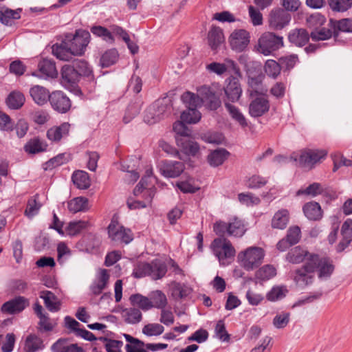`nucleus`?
<instances>
[{
	"instance_id": "58836bf2",
	"label": "nucleus",
	"mask_w": 352,
	"mask_h": 352,
	"mask_svg": "<svg viewBox=\"0 0 352 352\" xmlns=\"http://www.w3.org/2000/svg\"><path fill=\"white\" fill-rule=\"evenodd\" d=\"M21 12V8L12 10L6 7H2L0 10V22L6 25H11L12 19H20Z\"/></svg>"
},
{
	"instance_id": "ddd939ff",
	"label": "nucleus",
	"mask_w": 352,
	"mask_h": 352,
	"mask_svg": "<svg viewBox=\"0 0 352 352\" xmlns=\"http://www.w3.org/2000/svg\"><path fill=\"white\" fill-rule=\"evenodd\" d=\"M341 239L336 245L335 250L340 253L352 245V219H346L340 229Z\"/></svg>"
},
{
	"instance_id": "c03bdc74",
	"label": "nucleus",
	"mask_w": 352,
	"mask_h": 352,
	"mask_svg": "<svg viewBox=\"0 0 352 352\" xmlns=\"http://www.w3.org/2000/svg\"><path fill=\"white\" fill-rule=\"evenodd\" d=\"M38 69L41 74L47 77L56 78L58 76V71L54 61L49 59H43L38 63Z\"/></svg>"
},
{
	"instance_id": "7c9ffc66",
	"label": "nucleus",
	"mask_w": 352,
	"mask_h": 352,
	"mask_svg": "<svg viewBox=\"0 0 352 352\" xmlns=\"http://www.w3.org/2000/svg\"><path fill=\"white\" fill-rule=\"evenodd\" d=\"M305 216L311 221H319L322 217V210L320 204L315 201L306 203L302 207Z\"/></svg>"
},
{
	"instance_id": "3c124183",
	"label": "nucleus",
	"mask_w": 352,
	"mask_h": 352,
	"mask_svg": "<svg viewBox=\"0 0 352 352\" xmlns=\"http://www.w3.org/2000/svg\"><path fill=\"white\" fill-rule=\"evenodd\" d=\"M89 223L85 221H74L68 223L65 228L67 234L69 236H75L81 232L82 230L87 228Z\"/></svg>"
},
{
	"instance_id": "bb28decb",
	"label": "nucleus",
	"mask_w": 352,
	"mask_h": 352,
	"mask_svg": "<svg viewBox=\"0 0 352 352\" xmlns=\"http://www.w3.org/2000/svg\"><path fill=\"white\" fill-rule=\"evenodd\" d=\"M52 352H85V350L77 344L69 342L66 339H58L51 346Z\"/></svg>"
},
{
	"instance_id": "6ab92c4d",
	"label": "nucleus",
	"mask_w": 352,
	"mask_h": 352,
	"mask_svg": "<svg viewBox=\"0 0 352 352\" xmlns=\"http://www.w3.org/2000/svg\"><path fill=\"white\" fill-rule=\"evenodd\" d=\"M61 83L68 89L75 88V85L79 80V75L74 66L64 65L61 70Z\"/></svg>"
},
{
	"instance_id": "f03ea898",
	"label": "nucleus",
	"mask_w": 352,
	"mask_h": 352,
	"mask_svg": "<svg viewBox=\"0 0 352 352\" xmlns=\"http://www.w3.org/2000/svg\"><path fill=\"white\" fill-rule=\"evenodd\" d=\"M182 100L187 109L181 115V120L187 124H196L201 118V113L197 108L201 107L202 100L200 97L194 93L186 91L182 96Z\"/></svg>"
},
{
	"instance_id": "49530a36",
	"label": "nucleus",
	"mask_w": 352,
	"mask_h": 352,
	"mask_svg": "<svg viewBox=\"0 0 352 352\" xmlns=\"http://www.w3.org/2000/svg\"><path fill=\"white\" fill-rule=\"evenodd\" d=\"M72 181L74 185L80 189H87L91 184L87 173L82 170H78L74 173Z\"/></svg>"
},
{
	"instance_id": "9b49d317",
	"label": "nucleus",
	"mask_w": 352,
	"mask_h": 352,
	"mask_svg": "<svg viewBox=\"0 0 352 352\" xmlns=\"http://www.w3.org/2000/svg\"><path fill=\"white\" fill-rule=\"evenodd\" d=\"M250 34L243 29L235 30L230 35L228 41L231 49L237 52L245 50L250 43Z\"/></svg>"
},
{
	"instance_id": "4c0bfd02",
	"label": "nucleus",
	"mask_w": 352,
	"mask_h": 352,
	"mask_svg": "<svg viewBox=\"0 0 352 352\" xmlns=\"http://www.w3.org/2000/svg\"><path fill=\"white\" fill-rule=\"evenodd\" d=\"M122 318L124 321L130 324H135L142 320V315L138 308H126L122 311Z\"/></svg>"
},
{
	"instance_id": "bf43d9fd",
	"label": "nucleus",
	"mask_w": 352,
	"mask_h": 352,
	"mask_svg": "<svg viewBox=\"0 0 352 352\" xmlns=\"http://www.w3.org/2000/svg\"><path fill=\"white\" fill-rule=\"evenodd\" d=\"M164 331V327L159 323H149L142 328V333L147 336H157Z\"/></svg>"
},
{
	"instance_id": "f257e3e1",
	"label": "nucleus",
	"mask_w": 352,
	"mask_h": 352,
	"mask_svg": "<svg viewBox=\"0 0 352 352\" xmlns=\"http://www.w3.org/2000/svg\"><path fill=\"white\" fill-rule=\"evenodd\" d=\"M263 76L249 75L248 84L251 97L255 98L250 104L249 112L251 116L256 118L264 113Z\"/></svg>"
},
{
	"instance_id": "423d86ee",
	"label": "nucleus",
	"mask_w": 352,
	"mask_h": 352,
	"mask_svg": "<svg viewBox=\"0 0 352 352\" xmlns=\"http://www.w3.org/2000/svg\"><path fill=\"white\" fill-rule=\"evenodd\" d=\"M166 267L159 260H155L151 263H139L134 269L133 275L136 278L149 276L154 280L162 278L166 273Z\"/></svg>"
},
{
	"instance_id": "13d9d810",
	"label": "nucleus",
	"mask_w": 352,
	"mask_h": 352,
	"mask_svg": "<svg viewBox=\"0 0 352 352\" xmlns=\"http://www.w3.org/2000/svg\"><path fill=\"white\" fill-rule=\"evenodd\" d=\"M118 54L116 50L111 49L105 52L100 59L102 67H108L114 64L118 60Z\"/></svg>"
},
{
	"instance_id": "680f3d73",
	"label": "nucleus",
	"mask_w": 352,
	"mask_h": 352,
	"mask_svg": "<svg viewBox=\"0 0 352 352\" xmlns=\"http://www.w3.org/2000/svg\"><path fill=\"white\" fill-rule=\"evenodd\" d=\"M186 122L181 121L175 122L173 124V131L175 133L176 138H188L190 136L191 131L185 125Z\"/></svg>"
},
{
	"instance_id": "a19ab883",
	"label": "nucleus",
	"mask_w": 352,
	"mask_h": 352,
	"mask_svg": "<svg viewBox=\"0 0 352 352\" xmlns=\"http://www.w3.org/2000/svg\"><path fill=\"white\" fill-rule=\"evenodd\" d=\"M289 221V212L282 209L276 212L272 220V226L274 228L283 230L286 228Z\"/></svg>"
},
{
	"instance_id": "a878e982",
	"label": "nucleus",
	"mask_w": 352,
	"mask_h": 352,
	"mask_svg": "<svg viewBox=\"0 0 352 352\" xmlns=\"http://www.w3.org/2000/svg\"><path fill=\"white\" fill-rule=\"evenodd\" d=\"M53 54L61 60L68 61L72 58L74 55V51L69 45V43L65 41L60 44L54 45L52 47Z\"/></svg>"
},
{
	"instance_id": "2f4dec72",
	"label": "nucleus",
	"mask_w": 352,
	"mask_h": 352,
	"mask_svg": "<svg viewBox=\"0 0 352 352\" xmlns=\"http://www.w3.org/2000/svg\"><path fill=\"white\" fill-rule=\"evenodd\" d=\"M40 298L43 300L45 305L49 311L56 312L60 310L61 302L52 292L47 290L41 291L40 292Z\"/></svg>"
},
{
	"instance_id": "39448f33",
	"label": "nucleus",
	"mask_w": 352,
	"mask_h": 352,
	"mask_svg": "<svg viewBox=\"0 0 352 352\" xmlns=\"http://www.w3.org/2000/svg\"><path fill=\"white\" fill-rule=\"evenodd\" d=\"M238 259L243 267L248 270H254L259 267L263 262L264 251L261 248L250 247L238 255Z\"/></svg>"
},
{
	"instance_id": "1a4fd4ad",
	"label": "nucleus",
	"mask_w": 352,
	"mask_h": 352,
	"mask_svg": "<svg viewBox=\"0 0 352 352\" xmlns=\"http://www.w3.org/2000/svg\"><path fill=\"white\" fill-rule=\"evenodd\" d=\"M314 279L315 274L309 261L307 263H305L300 268L296 270L293 274V280L296 286L302 289L311 285Z\"/></svg>"
},
{
	"instance_id": "603ef678",
	"label": "nucleus",
	"mask_w": 352,
	"mask_h": 352,
	"mask_svg": "<svg viewBox=\"0 0 352 352\" xmlns=\"http://www.w3.org/2000/svg\"><path fill=\"white\" fill-rule=\"evenodd\" d=\"M38 195H35L29 199L25 210V215L28 218H32L38 213L41 204L38 201Z\"/></svg>"
},
{
	"instance_id": "5fc2aeb1",
	"label": "nucleus",
	"mask_w": 352,
	"mask_h": 352,
	"mask_svg": "<svg viewBox=\"0 0 352 352\" xmlns=\"http://www.w3.org/2000/svg\"><path fill=\"white\" fill-rule=\"evenodd\" d=\"M287 293L288 289L287 287L283 285L274 286L267 293V298L270 301H276L285 298Z\"/></svg>"
},
{
	"instance_id": "774afa93",
	"label": "nucleus",
	"mask_w": 352,
	"mask_h": 352,
	"mask_svg": "<svg viewBox=\"0 0 352 352\" xmlns=\"http://www.w3.org/2000/svg\"><path fill=\"white\" fill-rule=\"evenodd\" d=\"M332 32L329 29L321 28L316 29L311 32L310 37L313 41H324L331 38Z\"/></svg>"
},
{
	"instance_id": "a18cd8bd",
	"label": "nucleus",
	"mask_w": 352,
	"mask_h": 352,
	"mask_svg": "<svg viewBox=\"0 0 352 352\" xmlns=\"http://www.w3.org/2000/svg\"><path fill=\"white\" fill-rule=\"evenodd\" d=\"M47 144L38 138L30 140L24 146L25 152L30 154H36L45 151L47 149Z\"/></svg>"
},
{
	"instance_id": "f704fd0d",
	"label": "nucleus",
	"mask_w": 352,
	"mask_h": 352,
	"mask_svg": "<svg viewBox=\"0 0 352 352\" xmlns=\"http://www.w3.org/2000/svg\"><path fill=\"white\" fill-rule=\"evenodd\" d=\"M122 336L126 342L125 345L126 352H148L146 350L144 342L129 334L123 333Z\"/></svg>"
},
{
	"instance_id": "473e14b6",
	"label": "nucleus",
	"mask_w": 352,
	"mask_h": 352,
	"mask_svg": "<svg viewBox=\"0 0 352 352\" xmlns=\"http://www.w3.org/2000/svg\"><path fill=\"white\" fill-rule=\"evenodd\" d=\"M26 307V300L23 297H19L5 302L1 307L3 313L14 314L23 311Z\"/></svg>"
},
{
	"instance_id": "37998d69",
	"label": "nucleus",
	"mask_w": 352,
	"mask_h": 352,
	"mask_svg": "<svg viewBox=\"0 0 352 352\" xmlns=\"http://www.w3.org/2000/svg\"><path fill=\"white\" fill-rule=\"evenodd\" d=\"M144 195H147V197L145 198V201H136L131 199H128L126 204L129 208L131 210H135L146 208L148 204L151 202V200L155 195V190L153 188L147 189L144 192Z\"/></svg>"
},
{
	"instance_id": "4d7b16f0",
	"label": "nucleus",
	"mask_w": 352,
	"mask_h": 352,
	"mask_svg": "<svg viewBox=\"0 0 352 352\" xmlns=\"http://www.w3.org/2000/svg\"><path fill=\"white\" fill-rule=\"evenodd\" d=\"M323 187L319 183H313L305 188H301L298 190L297 195H306L311 197H316L323 192Z\"/></svg>"
},
{
	"instance_id": "412c9836",
	"label": "nucleus",
	"mask_w": 352,
	"mask_h": 352,
	"mask_svg": "<svg viewBox=\"0 0 352 352\" xmlns=\"http://www.w3.org/2000/svg\"><path fill=\"white\" fill-rule=\"evenodd\" d=\"M226 82L224 92L227 99L232 102L238 101L242 94L239 80L236 78H229Z\"/></svg>"
},
{
	"instance_id": "6e6d98bb",
	"label": "nucleus",
	"mask_w": 352,
	"mask_h": 352,
	"mask_svg": "<svg viewBox=\"0 0 352 352\" xmlns=\"http://www.w3.org/2000/svg\"><path fill=\"white\" fill-rule=\"evenodd\" d=\"M100 340L103 342L107 352H122L123 342L120 340L101 337Z\"/></svg>"
},
{
	"instance_id": "0e129e2a",
	"label": "nucleus",
	"mask_w": 352,
	"mask_h": 352,
	"mask_svg": "<svg viewBox=\"0 0 352 352\" xmlns=\"http://www.w3.org/2000/svg\"><path fill=\"white\" fill-rule=\"evenodd\" d=\"M326 22V19L320 13H315L309 16L307 19L309 27L314 30L319 28Z\"/></svg>"
},
{
	"instance_id": "8fccbe9b",
	"label": "nucleus",
	"mask_w": 352,
	"mask_h": 352,
	"mask_svg": "<svg viewBox=\"0 0 352 352\" xmlns=\"http://www.w3.org/2000/svg\"><path fill=\"white\" fill-rule=\"evenodd\" d=\"M6 102L10 109H17L24 104L25 97L21 92L13 91L8 96Z\"/></svg>"
},
{
	"instance_id": "20e7f679",
	"label": "nucleus",
	"mask_w": 352,
	"mask_h": 352,
	"mask_svg": "<svg viewBox=\"0 0 352 352\" xmlns=\"http://www.w3.org/2000/svg\"><path fill=\"white\" fill-rule=\"evenodd\" d=\"M326 155L327 153L324 151L304 150L294 152L290 155L289 160L294 162L297 166L312 168Z\"/></svg>"
},
{
	"instance_id": "09e8293b",
	"label": "nucleus",
	"mask_w": 352,
	"mask_h": 352,
	"mask_svg": "<svg viewBox=\"0 0 352 352\" xmlns=\"http://www.w3.org/2000/svg\"><path fill=\"white\" fill-rule=\"evenodd\" d=\"M91 32L96 36L102 38L106 42L113 43L114 38L111 31L101 25H94L90 29Z\"/></svg>"
},
{
	"instance_id": "f8f14e48",
	"label": "nucleus",
	"mask_w": 352,
	"mask_h": 352,
	"mask_svg": "<svg viewBox=\"0 0 352 352\" xmlns=\"http://www.w3.org/2000/svg\"><path fill=\"white\" fill-rule=\"evenodd\" d=\"M90 41V34L88 31L78 30L76 31L69 45L74 51V55L81 56Z\"/></svg>"
},
{
	"instance_id": "c756f323",
	"label": "nucleus",
	"mask_w": 352,
	"mask_h": 352,
	"mask_svg": "<svg viewBox=\"0 0 352 352\" xmlns=\"http://www.w3.org/2000/svg\"><path fill=\"white\" fill-rule=\"evenodd\" d=\"M30 94L33 100L38 105H43L50 100L51 94L45 87L40 85H34L30 89Z\"/></svg>"
},
{
	"instance_id": "b1692460",
	"label": "nucleus",
	"mask_w": 352,
	"mask_h": 352,
	"mask_svg": "<svg viewBox=\"0 0 352 352\" xmlns=\"http://www.w3.org/2000/svg\"><path fill=\"white\" fill-rule=\"evenodd\" d=\"M171 296L175 300H181L188 297L192 293V289L186 284L173 281L169 284Z\"/></svg>"
},
{
	"instance_id": "a211bd4d",
	"label": "nucleus",
	"mask_w": 352,
	"mask_h": 352,
	"mask_svg": "<svg viewBox=\"0 0 352 352\" xmlns=\"http://www.w3.org/2000/svg\"><path fill=\"white\" fill-rule=\"evenodd\" d=\"M110 275L105 269H100L94 280L90 286V290L94 295H99L109 285Z\"/></svg>"
},
{
	"instance_id": "5701e85b",
	"label": "nucleus",
	"mask_w": 352,
	"mask_h": 352,
	"mask_svg": "<svg viewBox=\"0 0 352 352\" xmlns=\"http://www.w3.org/2000/svg\"><path fill=\"white\" fill-rule=\"evenodd\" d=\"M207 41L210 49L212 51H217L225 41L222 29L212 26L208 33Z\"/></svg>"
},
{
	"instance_id": "c85d7f7f",
	"label": "nucleus",
	"mask_w": 352,
	"mask_h": 352,
	"mask_svg": "<svg viewBox=\"0 0 352 352\" xmlns=\"http://www.w3.org/2000/svg\"><path fill=\"white\" fill-rule=\"evenodd\" d=\"M69 128L70 124L67 122H64L60 126H52L47 130V137L50 141L59 142L69 134Z\"/></svg>"
},
{
	"instance_id": "2eb2a0df",
	"label": "nucleus",
	"mask_w": 352,
	"mask_h": 352,
	"mask_svg": "<svg viewBox=\"0 0 352 352\" xmlns=\"http://www.w3.org/2000/svg\"><path fill=\"white\" fill-rule=\"evenodd\" d=\"M184 170V164L181 162L165 161L160 165V170L166 177L174 178L179 176Z\"/></svg>"
},
{
	"instance_id": "338daca9",
	"label": "nucleus",
	"mask_w": 352,
	"mask_h": 352,
	"mask_svg": "<svg viewBox=\"0 0 352 352\" xmlns=\"http://www.w3.org/2000/svg\"><path fill=\"white\" fill-rule=\"evenodd\" d=\"M280 72V65L274 60H265V73L270 77L275 78Z\"/></svg>"
},
{
	"instance_id": "9d476101",
	"label": "nucleus",
	"mask_w": 352,
	"mask_h": 352,
	"mask_svg": "<svg viewBox=\"0 0 352 352\" xmlns=\"http://www.w3.org/2000/svg\"><path fill=\"white\" fill-rule=\"evenodd\" d=\"M291 15L281 8L272 10L268 16V24L270 29L280 30L289 25Z\"/></svg>"
},
{
	"instance_id": "f3484780",
	"label": "nucleus",
	"mask_w": 352,
	"mask_h": 352,
	"mask_svg": "<svg viewBox=\"0 0 352 352\" xmlns=\"http://www.w3.org/2000/svg\"><path fill=\"white\" fill-rule=\"evenodd\" d=\"M50 102L52 108L60 113H65L71 107L70 100L60 91H53Z\"/></svg>"
},
{
	"instance_id": "0eeeda50",
	"label": "nucleus",
	"mask_w": 352,
	"mask_h": 352,
	"mask_svg": "<svg viewBox=\"0 0 352 352\" xmlns=\"http://www.w3.org/2000/svg\"><path fill=\"white\" fill-rule=\"evenodd\" d=\"M214 254L222 265H227L235 255V250L230 241L223 237L215 239L211 244Z\"/></svg>"
},
{
	"instance_id": "79ce46f5",
	"label": "nucleus",
	"mask_w": 352,
	"mask_h": 352,
	"mask_svg": "<svg viewBox=\"0 0 352 352\" xmlns=\"http://www.w3.org/2000/svg\"><path fill=\"white\" fill-rule=\"evenodd\" d=\"M129 300L133 306L139 307L144 311H148L151 309V300L149 296H144L140 294H133L130 296Z\"/></svg>"
},
{
	"instance_id": "e2e57ef3",
	"label": "nucleus",
	"mask_w": 352,
	"mask_h": 352,
	"mask_svg": "<svg viewBox=\"0 0 352 352\" xmlns=\"http://www.w3.org/2000/svg\"><path fill=\"white\" fill-rule=\"evenodd\" d=\"M239 202L246 206H253L258 205L261 199L252 193H240L238 195Z\"/></svg>"
},
{
	"instance_id": "864d4df0",
	"label": "nucleus",
	"mask_w": 352,
	"mask_h": 352,
	"mask_svg": "<svg viewBox=\"0 0 352 352\" xmlns=\"http://www.w3.org/2000/svg\"><path fill=\"white\" fill-rule=\"evenodd\" d=\"M225 107L231 117L238 122L241 126L245 127L248 125L245 117L236 107L227 102H225Z\"/></svg>"
},
{
	"instance_id": "e433bc0d",
	"label": "nucleus",
	"mask_w": 352,
	"mask_h": 352,
	"mask_svg": "<svg viewBox=\"0 0 352 352\" xmlns=\"http://www.w3.org/2000/svg\"><path fill=\"white\" fill-rule=\"evenodd\" d=\"M67 208L72 213L85 212L89 210V201L83 197H78L71 199L67 203Z\"/></svg>"
},
{
	"instance_id": "393cba45",
	"label": "nucleus",
	"mask_w": 352,
	"mask_h": 352,
	"mask_svg": "<svg viewBox=\"0 0 352 352\" xmlns=\"http://www.w3.org/2000/svg\"><path fill=\"white\" fill-rule=\"evenodd\" d=\"M311 255H315V254L310 253L306 250L298 246L295 247L287 253L286 259L289 263L295 264L300 263L303 261L307 263L309 256Z\"/></svg>"
},
{
	"instance_id": "ea45409f",
	"label": "nucleus",
	"mask_w": 352,
	"mask_h": 352,
	"mask_svg": "<svg viewBox=\"0 0 352 352\" xmlns=\"http://www.w3.org/2000/svg\"><path fill=\"white\" fill-rule=\"evenodd\" d=\"M151 309L156 308L161 309L165 308L168 304L166 296L160 290H155L149 294Z\"/></svg>"
},
{
	"instance_id": "4468645a",
	"label": "nucleus",
	"mask_w": 352,
	"mask_h": 352,
	"mask_svg": "<svg viewBox=\"0 0 352 352\" xmlns=\"http://www.w3.org/2000/svg\"><path fill=\"white\" fill-rule=\"evenodd\" d=\"M176 144L180 152L188 157H197L200 152L199 144L188 138H176Z\"/></svg>"
},
{
	"instance_id": "69168bd1",
	"label": "nucleus",
	"mask_w": 352,
	"mask_h": 352,
	"mask_svg": "<svg viewBox=\"0 0 352 352\" xmlns=\"http://www.w3.org/2000/svg\"><path fill=\"white\" fill-rule=\"evenodd\" d=\"M216 337L222 342H228L230 335L226 329V326L223 320H219L214 329Z\"/></svg>"
},
{
	"instance_id": "aec40b11",
	"label": "nucleus",
	"mask_w": 352,
	"mask_h": 352,
	"mask_svg": "<svg viewBox=\"0 0 352 352\" xmlns=\"http://www.w3.org/2000/svg\"><path fill=\"white\" fill-rule=\"evenodd\" d=\"M197 95L202 100V104L206 102L212 109H216L219 106V100L214 91L208 85H202L197 89Z\"/></svg>"
},
{
	"instance_id": "cd10ccee",
	"label": "nucleus",
	"mask_w": 352,
	"mask_h": 352,
	"mask_svg": "<svg viewBox=\"0 0 352 352\" xmlns=\"http://www.w3.org/2000/svg\"><path fill=\"white\" fill-rule=\"evenodd\" d=\"M309 34L305 29L296 28L288 34V40L292 44L301 47L305 45L309 39Z\"/></svg>"
},
{
	"instance_id": "7ed1b4c3",
	"label": "nucleus",
	"mask_w": 352,
	"mask_h": 352,
	"mask_svg": "<svg viewBox=\"0 0 352 352\" xmlns=\"http://www.w3.org/2000/svg\"><path fill=\"white\" fill-rule=\"evenodd\" d=\"M315 275L320 280L329 279L335 270V265L331 258L315 254L309 258Z\"/></svg>"
},
{
	"instance_id": "6e6552de",
	"label": "nucleus",
	"mask_w": 352,
	"mask_h": 352,
	"mask_svg": "<svg viewBox=\"0 0 352 352\" xmlns=\"http://www.w3.org/2000/svg\"><path fill=\"white\" fill-rule=\"evenodd\" d=\"M109 238L117 243L128 244L133 240V234L130 229L125 228L116 220H112L108 227Z\"/></svg>"
},
{
	"instance_id": "de8ad7c7",
	"label": "nucleus",
	"mask_w": 352,
	"mask_h": 352,
	"mask_svg": "<svg viewBox=\"0 0 352 352\" xmlns=\"http://www.w3.org/2000/svg\"><path fill=\"white\" fill-rule=\"evenodd\" d=\"M245 226L241 219L234 218L229 223L228 235L241 237L245 234Z\"/></svg>"
},
{
	"instance_id": "4be33fe9",
	"label": "nucleus",
	"mask_w": 352,
	"mask_h": 352,
	"mask_svg": "<svg viewBox=\"0 0 352 352\" xmlns=\"http://www.w3.org/2000/svg\"><path fill=\"white\" fill-rule=\"evenodd\" d=\"M45 348L43 340L35 333H30L23 343V352H38Z\"/></svg>"
},
{
	"instance_id": "c9c22d12",
	"label": "nucleus",
	"mask_w": 352,
	"mask_h": 352,
	"mask_svg": "<svg viewBox=\"0 0 352 352\" xmlns=\"http://www.w3.org/2000/svg\"><path fill=\"white\" fill-rule=\"evenodd\" d=\"M229 153L224 148L215 149L208 155L207 160L212 167L221 165L228 157Z\"/></svg>"
},
{
	"instance_id": "052dcab7",
	"label": "nucleus",
	"mask_w": 352,
	"mask_h": 352,
	"mask_svg": "<svg viewBox=\"0 0 352 352\" xmlns=\"http://www.w3.org/2000/svg\"><path fill=\"white\" fill-rule=\"evenodd\" d=\"M330 8L337 12H344L352 6V0H328Z\"/></svg>"
},
{
	"instance_id": "72a5a7b5",
	"label": "nucleus",
	"mask_w": 352,
	"mask_h": 352,
	"mask_svg": "<svg viewBox=\"0 0 352 352\" xmlns=\"http://www.w3.org/2000/svg\"><path fill=\"white\" fill-rule=\"evenodd\" d=\"M283 36H278L274 33L265 34V55L267 53L276 51L283 47Z\"/></svg>"
},
{
	"instance_id": "dca6fc26",
	"label": "nucleus",
	"mask_w": 352,
	"mask_h": 352,
	"mask_svg": "<svg viewBox=\"0 0 352 352\" xmlns=\"http://www.w3.org/2000/svg\"><path fill=\"white\" fill-rule=\"evenodd\" d=\"M206 69L210 74L223 76L229 71H236V65L234 61L226 58L223 63L212 62L206 65Z\"/></svg>"
}]
</instances>
